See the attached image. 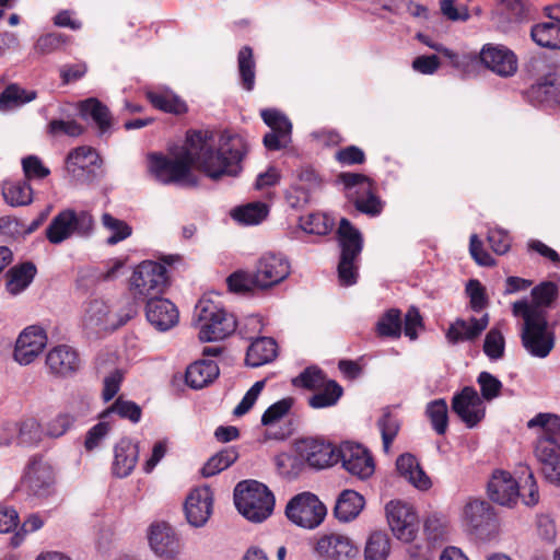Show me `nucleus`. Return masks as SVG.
<instances>
[{"label": "nucleus", "mask_w": 560, "mask_h": 560, "mask_svg": "<svg viewBox=\"0 0 560 560\" xmlns=\"http://www.w3.org/2000/svg\"><path fill=\"white\" fill-rule=\"evenodd\" d=\"M247 152V142L238 133L225 130L217 135L212 130L189 129L182 147L168 154L151 153L149 170L163 184L195 186L192 168L214 180L237 176Z\"/></svg>", "instance_id": "nucleus-1"}, {"label": "nucleus", "mask_w": 560, "mask_h": 560, "mask_svg": "<svg viewBox=\"0 0 560 560\" xmlns=\"http://www.w3.org/2000/svg\"><path fill=\"white\" fill-rule=\"evenodd\" d=\"M512 313L524 322L521 331L523 347L533 357L546 358L553 349L556 339L546 310L530 306L527 300H521L513 303Z\"/></svg>", "instance_id": "nucleus-2"}, {"label": "nucleus", "mask_w": 560, "mask_h": 560, "mask_svg": "<svg viewBox=\"0 0 560 560\" xmlns=\"http://www.w3.org/2000/svg\"><path fill=\"white\" fill-rule=\"evenodd\" d=\"M237 511L249 522L261 523L273 512V493L261 482L243 480L234 489Z\"/></svg>", "instance_id": "nucleus-3"}, {"label": "nucleus", "mask_w": 560, "mask_h": 560, "mask_svg": "<svg viewBox=\"0 0 560 560\" xmlns=\"http://www.w3.org/2000/svg\"><path fill=\"white\" fill-rule=\"evenodd\" d=\"M337 241L340 247L338 279L341 285L349 287L358 279V260L363 248L361 232L346 218L337 229Z\"/></svg>", "instance_id": "nucleus-4"}, {"label": "nucleus", "mask_w": 560, "mask_h": 560, "mask_svg": "<svg viewBox=\"0 0 560 560\" xmlns=\"http://www.w3.org/2000/svg\"><path fill=\"white\" fill-rule=\"evenodd\" d=\"M196 316L202 322L199 338L202 341L225 339L237 329L235 316L208 298H201L195 308Z\"/></svg>", "instance_id": "nucleus-5"}, {"label": "nucleus", "mask_w": 560, "mask_h": 560, "mask_svg": "<svg viewBox=\"0 0 560 560\" xmlns=\"http://www.w3.org/2000/svg\"><path fill=\"white\" fill-rule=\"evenodd\" d=\"M338 178L345 186L347 198L358 211L370 217H376L383 211V201L371 178L357 173H340Z\"/></svg>", "instance_id": "nucleus-6"}, {"label": "nucleus", "mask_w": 560, "mask_h": 560, "mask_svg": "<svg viewBox=\"0 0 560 560\" xmlns=\"http://www.w3.org/2000/svg\"><path fill=\"white\" fill-rule=\"evenodd\" d=\"M94 228V220L88 211L65 209L52 218L45 230L49 243L57 245L70 238L73 234L88 236Z\"/></svg>", "instance_id": "nucleus-7"}, {"label": "nucleus", "mask_w": 560, "mask_h": 560, "mask_svg": "<svg viewBox=\"0 0 560 560\" xmlns=\"http://www.w3.org/2000/svg\"><path fill=\"white\" fill-rule=\"evenodd\" d=\"M166 269L163 265L145 260L137 266L130 278V291L137 299H155L167 288Z\"/></svg>", "instance_id": "nucleus-8"}, {"label": "nucleus", "mask_w": 560, "mask_h": 560, "mask_svg": "<svg viewBox=\"0 0 560 560\" xmlns=\"http://www.w3.org/2000/svg\"><path fill=\"white\" fill-rule=\"evenodd\" d=\"M326 513V506L311 492L296 494L285 508V515L292 523L308 529L317 527Z\"/></svg>", "instance_id": "nucleus-9"}, {"label": "nucleus", "mask_w": 560, "mask_h": 560, "mask_svg": "<svg viewBox=\"0 0 560 560\" xmlns=\"http://www.w3.org/2000/svg\"><path fill=\"white\" fill-rule=\"evenodd\" d=\"M296 455H371L363 444L355 441H343L339 445L332 444L323 436L302 438L293 445Z\"/></svg>", "instance_id": "nucleus-10"}, {"label": "nucleus", "mask_w": 560, "mask_h": 560, "mask_svg": "<svg viewBox=\"0 0 560 560\" xmlns=\"http://www.w3.org/2000/svg\"><path fill=\"white\" fill-rule=\"evenodd\" d=\"M385 511L394 536L404 542L413 541L419 530V521L412 506L393 500L386 504Z\"/></svg>", "instance_id": "nucleus-11"}, {"label": "nucleus", "mask_w": 560, "mask_h": 560, "mask_svg": "<svg viewBox=\"0 0 560 560\" xmlns=\"http://www.w3.org/2000/svg\"><path fill=\"white\" fill-rule=\"evenodd\" d=\"M522 480L521 468L515 471V476L508 470H493L488 481L489 498L503 506L512 508L520 499V482Z\"/></svg>", "instance_id": "nucleus-12"}, {"label": "nucleus", "mask_w": 560, "mask_h": 560, "mask_svg": "<svg viewBox=\"0 0 560 560\" xmlns=\"http://www.w3.org/2000/svg\"><path fill=\"white\" fill-rule=\"evenodd\" d=\"M528 428H540L536 455H560V417L555 413H538L527 422Z\"/></svg>", "instance_id": "nucleus-13"}, {"label": "nucleus", "mask_w": 560, "mask_h": 560, "mask_svg": "<svg viewBox=\"0 0 560 560\" xmlns=\"http://www.w3.org/2000/svg\"><path fill=\"white\" fill-rule=\"evenodd\" d=\"M479 58L488 70L502 78L513 77L518 69L517 56L504 45L486 44Z\"/></svg>", "instance_id": "nucleus-14"}, {"label": "nucleus", "mask_w": 560, "mask_h": 560, "mask_svg": "<svg viewBox=\"0 0 560 560\" xmlns=\"http://www.w3.org/2000/svg\"><path fill=\"white\" fill-rule=\"evenodd\" d=\"M490 324V315L487 312L480 316H469L467 318H456L446 329L445 338L450 345L464 342H476Z\"/></svg>", "instance_id": "nucleus-15"}, {"label": "nucleus", "mask_w": 560, "mask_h": 560, "mask_svg": "<svg viewBox=\"0 0 560 560\" xmlns=\"http://www.w3.org/2000/svg\"><path fill=\"white\" fill-rule=\"evenodd\" d=\"M452 410L468 428L476 427L486 415L482 398L471 386H466L454 395Z\"/></svg>", "instance_id": "nucleus-16"}, {"label": "nucleus", "mask_w": 560, "mask_h": 560, "mask_svg": "<svg viewBox=\"0 0 560 560\" xmlns=\"http://www.w3.org/2000/svg\"><path fill=\"white\" fill-rule=\"evenodd\" d=\"M463 523L468 532L483 536L495 525L493 508L486 500L469 499L463 509Z\"/></svg>", "instance_id": "nucleus-17"}, {"label": "nucleus", "mask_w": 560, "mask_h": 560, "mask_svg": "<svg viewBox=\"0 0 560 560\" xmlns=\"http://www.w3.org/2000/svg\"><path fill=\"white\" fill-rule=\"evenodd\" d=\"M336 464L337 459L334 457H277L276 460L279 475L288 480L332 467Z\"/></svg>", "instance_id": "nucleus-18"}, {"label": "nucleus", "mask_w": 560, "mask_h": 560, "mask_svg": "<svg viewBox=\"0 0 560 560\" xmlns=\"http://www.w3.org/2000/svg\"><path fill=\"white\" fill-rule=\"evenodd\" d=\"M187 522L194 527H202L213 512V492L208 486L195 488L184 504Z\"/></svg>", "instance_id": "nucleus-19"}, {"label": "nucleus", "mask_w": 560, "mask_h": 560, "mask_svg": "<svg viewBox=\"0 0 560 560\" xmlns=\"http://www.w3.org/2000/svg\"><path fill=\"white\" fill-rule=\"evenodd\" d=\"M148 539L153 552L166 560H174L180 552V540L165 522H155L149 527Z\"/></svg>", "instance_id": "nucleus-20"}, {"label": "nucleus", "mask_w": 560, "mask_h": 560, "mask_svg": "<svg viewBox=\"0 0 560 560\" xmlns=\"http://www.w3.org/2000/svg\"><path fill=\"white\" fill-rule=\"evenodd\" d=\"M254 272L259 290H265L279 284L290 275V264L281 256L266 254L257 261Z\"/></svg>", "instance_id": "nucleus-21"}, {"label": "nucleus", "mask_w": 560, "mask_h": 560, "mask_svg": "<svg viewBox=\"0 0 560 560\" xmlns=\"http://www.w3.org/2000/svg\"><path fill=\"white\" fill-rule=\"evenodd\" d=\"M315 551L325 560H351L359 555V548L353 540L337 533L322 536L316 542Z\"/></svg>", "instance_id": "nucleus-22"}, {"label": "nucleus", "mask_w": 560, "mask_h": 560, "mask_svg": "<svg viewBox=\"0 0 560 560\" xmlns=\"http://www.w3.org/2000/svg\"><path fill=\"white\" fill-rule=\"evenodd\" d=\"M46 343L47 335L42 327H26L16 340L14 359L21 364H30L43 352Z\"/></svg>", "instance_id": "nucleus-23"}, {"label": "nucleus", "mask_w": 560, "mask_h": 560, "mask_svg": "<svg viewBox=\"0 0 560 560\" xmlns=\"http://www.w3.org/2000/svg\"><path fill=\"white\" fill-rule=\"evenodd\" d=\"M545 11L551 21L535 24L530 37L540 47L560 50V8L547 7Z\"/></svg>", "instance_id": "nucleus-24"}, {"label": "nucleus", "mask_w": 560, "mask_h": 560, "mask_svg": "<svg viewBox=\"0 0 560 560\" xmlns=\"http://www.w3.org/2000/svg\"><path fill=\"white\" fill-rule=\"evenodd\" d=\"M527 98L536 104H560V70L551 67L536 83L526 91Z\"/></svg>", "instance_id": "nucleus-25"}, {"label": "nucleus", "mask_w": 560, "mask_h": 560, "mask_svg": "<svg viewBox=\"0 0 560 560\" xmlns=\"http://www.w3.org/2000/svg\"><path fill=\"white\" fill-rule=\"evenodd\" d=\"M80 363L78 352L67 345L52 348L46 355V365L56 376L66 377L75 373Z\"/></svg>", "instance_id": "nucleus-26"}, {"label": "nucleus", "mask_w": 560, "mask_h": 560, "mask_svg": "<svg viewBox=\"0 0 560 560\" xmlns=\"http://www.w3.org/2000/svg\"><path fill=\"white\" fill-rule=\"evenodd\" d=\"M52 482L54 475L50 466L44 463L42 457H35L27 466L23 483L34 495L45 497L49 494Z\"/></svg>", "instance_id": "nucleus-27"}, {"label": "nucleus", "mask_w": 560, "mask_h": 560, "mask_svg": "<svg viewBox=\"0 0 560 560\" xmlns=\"http://www.w3.org/2000/svg\"><path fill=\"white\" fill-rule=\"evenodd\" d=\"M179 313L167 299L155 298L147 303V318L159 330H168L178 323Z\"/></svg>", "instance_id": "nucleus-28"}, {"label": "nucleus", "mask_w": 560, "mask_h": 560, "mask_svg": "<svg viewBox=\"0 0 560 560\" xmlns=\"http://www.w3.org/2000/svg\"><path fill=\"white\" fill-rule=\"evenodd\" d=\"M365 503V498L361 493L345 489L337 497L334 515L340 523H350L359 517Z\"/></svg>", "instance_id": "nucleus-29"}, {"label": "nucleus", "mask_w": 560, "mask_h": 560, "mask_svg": "<svg viewBox=\"0 0 560 560\" xmlns=\"http://www.w3.org/2000/svg\"><path fill=\"white\" fill-rule=\"evenodd\" d=\"M278 343L273 338H256L247 349L245 362L253 368L261 366L272 362L278 357Z\"/></svg>", "instance_id": "nucleus-30"}, {"label": "nucleus", "mask_w": 560, "mask_h": 560, "mask_svg": "<svg viewBox=\"0 0 560 560\" xmlns=\"http://www.w3.org/2000/svg\"><path fill=\"white\" fill-rule=\"evenodd\" d=\"M219 375V366L212 360H200L186 370L185 380L191 388H202L212 383Z\"/></svg>", "instance_id": "nucleus-31"}, {"label": "nucleus", "mask_w": 560, "mask_h": 560, "mask_svg": "<svg viewBox=\"0 0 560 560\" xmlns=\"http://www.w3.org/2000/svg\"><path fill=\"white\" fill-rule=\"evenodd\" d=\"M145 97L154 108L164 113L180 116L188 112L185 101L170 90L148 91Z\"/></svg>", "instance_id": "nucleus-32"}, {"label": "nucleus", "mask_w": 560, "mask_h": 560, "mask_svg": "<svg viewBox=\"0 0 560 560\" xmlns=\"http://www.w3.org/2000/svg\"><path fill=\"white\" fill-rule=\"evenodd\" d=\"M397 471L416 488L427 490L431 480L417 460V457H397Z\"/></svg>", "instance_id": "nucleus-33"}, {"label": "nucleus", "mask_w": 560, "mask_h": 560, "mask_svg": "<svg viewBox=\"0 0 560 560\" xmlns=\"http://www.w3.org/2000/svg\"><path fill=\"white\" fill-rule=\"evenodd\" d=\"M101 158L95 149L88 145H82L70 151L66 159V170L73 176L78 175L79 171H85L91 166L97 165Z\"/></svg>", "instance_id": "nucleus-34"}, {"label": "nucleus", "mask_w": 560, "mask_h": 560, "mask_svg": "<svg viewBox=\"0 0 560 560\" xmlns=\"http://www.w3.org/2000/svg\"><path fill=\"white\" fill-rule=\"evenodd\" d=\"M83 118H91L103 133L112 127V115L106 105L97 98L91 97L79 105Z\"/></svg>", "instance_id": "nucleus-35"}, {"label": "nucleus", "mask_w": 560, "mask_h": 560, "mask_svg": "<svg viewBox=\"0 0 560 560\" xmlns=\"http://www.w3.org/2000/svg\"><path fill=\"white\" fill-rule=\"evenodd\" d=\"M36 271L35 265L30 261L12 267L7 272V290L14 295L21 293L31 284Z\"/></svg>", "instance_id": "nucleus-36"}, {"label": "nucleus", "mask_w": 560, "mask_h": 560, "mask_svg": "<svg viewBox=\"0 0 560 560\" xmlns=\"http://www.w3.org/2000/svg\"><path fill=\"white\" fill-rule=\"evenodd\" d=\"M37 93L11 83L0 93V112H10L34 101Z\"/></svg>", "instance_id": "nucleus-37"}, {"label": "nucleus", "mask_w": 560, "mask_h": 560, "mask_svg": "<svg viewBox=\"0 0 560 560\" xmlns=\"http://www.w3.org/2000/svg\"><path fill=\"white\" fill-rule=\"evenodd\" d=\"M2 196L12 207L27 206L33 200V189L27 180H7L2 186Z\"/></svg>", "instance_id": "nucleus-38"}, {"label": "nucleus", "mask_w": 560, "mask_h": 560, "mask_svg": "<svg viewBox=\"0 0 560 560\" xmlns=\"http://www.w3.org/2000/svg\"><path fill=\"white\" fill-rule=\"evenodd\" d=\"M401 311L389 308L385 311L375 324V334L380 338L398 339L401 336Z\"/></svg>", "instance_id": "nucleus-39"}, {"label": "nucleus", "mask_w": 560, "mask_h": 560, "mask_svg": "<svg viewBox=\"0 0 560 560\" xmlns=\"http://www.w3.org/2000/svg\"><path fill=\"white\" fill-rule=\"evenodd\" d=\"M390 553V538L383 530L372 532L364 546V560H387Z\"/></svg>", "instance_id": "nucleus-40"}, {"label": "nucleus", "mask_w": 560, "mask_h": 560, "mask_svg": "<svg viewBox=\"0 0 560 560\" xmlns=\"http://www.w3.org/2000/svg\"><path fill=\"white\" fill-rule=\"evenodd\" d=\"M351 476L360 480L370 478L375 471L374 457H334Z\"/></svg>", "instance_id": "nucleus-41"}, {"label": "nucleus", "mask_w": 560, "mask_h": 560, "mask_svg": "<svg viewBox=\"0 0 560 560\" xmlns=\"http://www.w3.org/2000/svg\"><path fill=\"white\" fill-rule=\"evenodd\" d=\"M71 37L60 33H47L37 38L34 44V52L37 56H46L62 50Z\"/></svg>", "instance_id": "nucleus-42"}, {"label": "nucleus", "mask_w": 560, "mask_h": 560, "mask_svg": "<svg viewBox=\"0 0 560 560\" xmlns=\"http://www.w3.org/2000/svg\"><path fill=\"white\" fill-rule=\"evenodd\" d=\"M237 63L243 88L246 91H252L255 84V60L253 49L249 46L241 48L237 56Z\"/></svg>", "instance_id": "nucleus-43"}, {"label": "nucleus", "mask_w": 560, "mask_h": 560, "mask_svg": "<svg viewBox=\"0 0 560 560\" xmlns=\"http://www.w3.org/2000/svg\"><path fill=\"white\" fill-rule=\"evenodd\" d=\"M342 393L343 389L337 382L328 381L322 389H317V393L308 399V405L313 408L334 406L339 400Z\"/></svg>", "instance_id": "nucleus-44"}, {"label": "nucleus", "mask_w": 560, "mask_h": 560, "mask_svg": "<svg viewBox=\"0 0 560 560\" xmlns=\"http://www.w3.org/2000/svg\"><path fill=\"white\" fill-rule=\"evenodd\" d=\"M268 214V207L264 202H250L233 210L232 215L235 220L245 224H257Z\"/></svg>", "instance_id": "nucleus-45"}, {"label": "nucleus", "mask_w": 560, "mask_h": 560, "mask_svg": "<svg viewBox=\"0 0 560 560\" xmlns=\"http://www.w3.org/2000/svg\"><path fill=\"white\" fill-rule=\"evenodd\" d=\"M377 424L382 433L383 451L384 453H389L390 445L400 430L399 420L389 408H386Z\"/></svg>", "instance_id": "nucleus-46"}, {"label": "nucleus", "mask_w": 560, "mask_h": 560, "mask_svg": "<svg viewBox=\"0 0 560 560\" xmlns=\"http://www.w3.org/2000/svg\"><path fill=\"white\" fill-rule=\"evenodd\" d=\"M332 225V221L322 212H312L300 218L301 229L308 234L326 235Z\"/></svg>", "instance_id": "nucleus-47"}, {"label": "nucleus", "mask_w": 560, "mask_h": 560, "mask_svg": "<svg viewBox=\"0 0 560 560\" xmlns=\"http://www.w3.org/2000/svg\"><path fill=\"white\" fill-rule=\"evenodd\" d=\"M482 349L485 354L492 361L500 360L504 357L505 339L498 325L493 326L486 334Z\"/></svg>", "instance_id": "nucleus-48"}, {"label": "nucleus", "mask_w": 560, "mask_h": 560, "mask_svg": "<svg viewBox=\"0 0 560 560\" xmlns=\"http://www.w3.org/2000/svg\"><path fill=\"white\" fill-rule=\"evenodd\" d=\"M428 418L438 434H444L448 425V409L445 399L431 401L425 410Z\"/></svg>", "instance_id": "nucleus-49"}, {"label": "nucleus", "mask_w": 560, "mask_h": 560, "mask_svg": "<svg viewBox=\"0 0 560 560\" xmlns=\"http://www.w3.org/2000/svg\"><path fill=\"white\" fill-rule=\"evenodd\" d=\"M229 290L234 293H249L259 290L255 272L237 270L226 279Z\"/></svg>", "instance_id": "nucleus-50"}, {"label": "nucleus", "mask_w": 560, "mask_h": 560, "mask_svg": "<svg viewBox=\"0 0 560 560\" xmlns=\"http://www.w3.org/2000/svg\"><path fill=\"white\" fill-rule=\"evenodd\" d=\"M522 480L520 482V498L527 506H534L539 501L538 487L534 479L533 471L528 466L521 465Z\"/></svg>", "instance_id": "nucleus-51"}, {"label": "nucleus", "mask_w": 560, "mask_h": 560, "mask_svg": "<svg viewBox=\"0 0 560 560\" xmlns=\"http://www.w3.org/2000/svg\"><path fill=\"white\" fill-rule=\"evenodd\" d=\"M115 412L122 419H128L133 423H137L141 419L142 410L133 401L125 400L121 396L118 397L115 402L102 412L100 418H105L109 413Z\"/></svg>", "instance_id": "nucleus-52"}, {"label": "nucleus", "mask_w": 560, "mask_h": 560, "mask_svg": "<svg viewBox=\"0 0 560 560\" xmlns=\"http://www.w3.org/2000/svg\"><path fill=\"white\" fill-rule=\"evenodd\" d=\"M103 225L112 232V235L107 238V243L109 245H115L131 235L132 229L131 226L109 213H104L102 215Z\"/></svg>", "instance_id": "nucleus-53"}, {"label": "nucleus", "mask_w": 560, "mask_h": 560, "mask_svg": "<svg viewBox=\"0 0 560 560\" xmlns=\"http://www.w3.org/2000/svg\"><path fill=\"white\" fill-rule=\"evenodd\" d=\"M558 296V287L553 282H542L532 290L533 302L530 306H537L539 310L548 307Z\"/></svg>", "instance_id": "nucleus-54"}, {"label": "nucleus", "mask_w": 560, "mask_h": 560, "mask_svg": "<svg viewBox=\"0 0 560 560\" xmlns=\"http://www.w3.org/2000/svg\"><path fill=\"white\" fill-rule=\"evenodd\" d=\"M466 293L469 298V307L480 313L489 305L486 288L477 279H471L466 284Z\"/></svg>", "instance_id": "nucleus-55"}, {"label": "nucleus", "mask_w": 560, "mask_h": 560, "mask_svg": "<svg viewBox=\"0 0 560 560\" xmlns=\"http://www.w3.org/2000/svg\"><path fill=\"white\" fill-rule=\"evenodd\" d=\"M328 382L324 373L317 368L305 369L298 377L293 380V385L303 387L310 390L322 389L325 383Z\"/></svg>", "instance_id": "nucleus-56"}, {"label": "nucleus", "mask_w": 560, "mask_h": 560, "mask_svg": "<svg viewBox=\"0 0 560 560\" xmlns=\"http://www.w3.org/2000/svg\"><path fill=\"white\" fill-rule=\"evenodd\" d=\"M75 418L70 412H59L46 423L45 435L60 438L73 425Z\"/></svg>", "instance_id": "nucleus-57"}, {"label": "nucleus", "mask_w": 560, "mask_h": 560, "mask_svg": "<svg viewBox=\"0 0 560 560\" xmlns=\"http://www.w3.org/2000/svg\"><path fill=\"white\" fill-rule=\"evenodd\" d=\"M44 434L37 420L28 418L21 422L18 440L23 445H35L42 441Z\"/></svg>", "instance_id": "nucleus-58"}, {"label": "nucleus", "mask_w": 560, "mask_h": 560, "mask_svg": "<svg viewBox=\"0 0 560 560\" xmlns=\"http://www.w3.org/2000/svg\"><path fill=\"white\" fill-rule=\"evenodd\" d=\"M299 184L293 189L300 194L299 200L303 202L308 200V190L319 185V177L314 168L310 166L301 167L298 172Z\"/></svg>", "instance_id": "nucleus-59"}, {"label": "nucleus", "mask_w": 560, "mask_h": 560, "mask_svg": "<svg viewBox=\"0 0 560 560\" xmlns=\"http://www.w3.org/2000/svg\"><path fill=\"white\" fill-rule=\"evenodd\" d=\"M261 118L273 132L290 137L292 125L290 120L277 109H264Z\"/></svg>", "instance_id": "nucleus-60"}, {"label": "nucleus", "mask_w": 560, "mask_h": 560, "mask_svg": "<svg viewBox=\"0 0 560 560\" xmlns=\"http://www.w3.org/2000/svg\"><path fill=\"white\" fill-rule=\"evenodd\" d=\"M294 404V399L292 397L283 398L275 404H272L262 415L261 423L264 425H270L279 420H281L284 416L289 413L292 406Z\"/></svg>", "instance_id": "nucleus-61"}, {"label": "nucleus", "mask_w": 560, "mask_h": 560, "mask_svg": "<svg viewBox=\"0 0 560 560\" xmlns=\"http://www.w3.org/2000/svg\"><path fill=\"white\" fill-rule=\"evenodd\" d=\"M477 383L480 387L481 398L485 400L491 401L501 394L502 383L489 372H481Z\"/></svg>", "instance_id": "nucleus-62"}, {"label": "nucleus", "mask_w": 560, "mask_h": 560, "mask_svg": "<svg viewBox=\"0 0 560 560\" xmlns=\"http://www.w3.org/2000/svg\"><path fill=\"white\" fill-rule=\"evenodd\" d=\"M22 166L25 180L27 182L32 179H44L50 174L49 168L46 167L42 160L36 155L25 156L22 160Z\"/></svg>", "instance_id": "nucleus-63"}, {"label": "nucleus", "mask_w": 560, "mask_h": 560, "mask_svg": "<svg viewBox=\"0 0 560 560\" xmlns=\"http://www.w3.org/2000/svg\"><path fill=\"white\" fill-rule=\"evenodd\" d=\"M501 10L510 22H520L528 15L529 3L527 0H501Z\"/></svg>", "instance_id": "nucleus-64"}]
</instances>
